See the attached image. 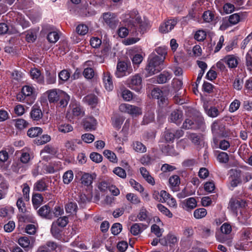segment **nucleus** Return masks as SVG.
<instances>
[{"label":"nucleus","mask_w":252,"mask_h":252,"mask_svg":"<svg viewBox=\"0 0 252 252\" xmlns=\"http://www.w3.org/2000/svg\"><path fill=\"white\" fill-rule=\"evenodd\" d=\"M48 99L50 103H55L60 101V106L65 107L70 99L69 96L64 92L58 89H53L46 92Z\"/></svg>","instance_id":"obj_1"},{"label":"nucleus","mask_w":252,"mask_h":252,"mask_svg":"<svg viewBox=\"0 0 252 252\" xmlns=\"http://www.w3.org/2000/svg\"><path fill=\"white\" fill-rule=\"evenodd\" d=\"M164 58H159L155 54H151L148 58V63L146 67L149 75L158 73L163 68V63Z\"/></svg>","instance_id":"obj_2"},{"label":"nucleus","mask_w":252,"mask_h":252,"mask_svg":"<svg viewBox=\"0 0 252 252\" xmlns=\"http://www.w3.org/2000/svg\"><path fill=\"white\" fill-rule=\"evenodd\" d=\"M119 110L123 113H127L133 117L142 114L141 108L127 103H122L119 106Z\"/></svg>","instance_id":"obj_3"},{"label":"nucleus","mask_w":252,"mask_h":252,"mask_svg":"<svg viewBox=\"0 0 252 252\" xmlns=\"http://www.w3.org/2000/svg\"><path fill=\"white\" fill-rule=\"evenodd\" d=\"M127 86L136 92H139L142 88V77L138 74L130 77L126 81Z\"/></svg>","instance_id":"obj_4"},{"label":"nucleus","mask_w":252,"mask_h":252,"mask_svg":"<svg viewBox=\"0 0 252 252\" xmlns=\"http://www.w3.org/2000/svg\"><path fill=\"white\" fill-rule=\"evenodd\" d=\"M204 125V120L202 118L195 120L186 119L183 123L182 127L186 129H197L201 128Z\"/></svg>","instance_id":"obj_5"},{"label":"nucleus","mask_w":252,"mask_h":252,"mask_svg":"<svg viewBox=\"0 0 252 252\" xmlns=\"http://www.w3.org/2000/svg\"><path fill=\"white\" fill-rule=\"evenodd\" d=\"M245 205L246 202L243 200L231 198L229 201L228 209L237 216L238 210L245 207Z\"/></svg>","instance_id":"obj_6"},{"label":"nucleus","mask_w":252,"mask_h":252,"mask_svg":"<svg viewBox=\"0 0 252 252\" xmlns=\"http://www.w3.org/2000/svg\"><path fill=\"white\" fill-rule=\"evenodd\" d=\"M103 19L105 24L111 29L115 28L119 22L116 15L110 12L103 13Z\"/></svg>","instance_id":"obj_7"},{"label":"nucleus","mask_w":252,"mask_h":252,"mask_svg":"<svg viewBox=\"0 0 252 252\" xmlns=\"http://www.w3.org/2000/svg\"><path fill=\"white\" fill-rule=\"evenodd\" d=\"M233 174L229 178L230 189L233 190L241 182V172L239 170H232Z\"/></svg>","instance_id":"obj_8"},{"label":"nucleus","mask_w":252,"mask_h":252,"mask_svg":"<svg viewBox=\"0 0 252 252\" xmlns=\"http://www.w3.org/2000/svg\"><path fill=\"white\" fill-rule=\"evenodd\" d=\"M22 93L24 95L28 97V103L32 104L35 100V95L34 94V88L31 86L26 85L23 87Z\"/></svg>","instance_id":"obj_9"},{"label":"nucleus","mask_w":252,"mask_h":252,"mask_svg":"<svg viewBox=\"0 0 252 252\" xmlns=\"http://www.w3.org/2000/svg\"><path fill=\"white\" fill-rule=\"evenodd\" d=\"M39 216L43 218L52 220L53 219V215L51 208L48 205H45L42 206L37 211Z\"/></svg>","instance_id":"obj_10"},{"label":"nucleus","mask_w":252,"mask_h":252,"mask_svg":"<svg viewBox=\"0 0 252 252\" xmlns=\"http://www.w3.org/2000/svg\"><path fill=\"white\" fill-rule=\"evenodd\" d=\"M148 225L143 223H135L130 228V232L133 236H137L148 228Z\"/></svg>","instance_id":"obj_11"},{"label":"nucleus","mask_w":252,"mask_h":252,"mask_svg":"<svg viewBox=\"0 0 252 252\" xmlns=\"http://www.w3.org/2000/svg\"><path fill=\"white\" fill-rule=\"evenodd\" d=\"M34 240L32 237L23 236L19 238L18 243L25 249H30L33 246Z\"/></svg>","instance_id":"obj_12"},{"label":"nucleus","mask_w":252,"mask_h":252,"mask_svg":"<svg viewBox=\"0 0 252 252\" xmlns=\"http://www.w3.org/2000/svg\"><path fill=\"white\" fill-rule=\"evenodd\" d=\"M177 24L175 19H170L166 21L159 27V31L162 33H167L171 31Z\"/></svg>","instance_id":"obj_13"},{"label":"nucleus","mask_w":252,"mask_h":252,"mask_svg":"<svg viewBox=\"0 0 252 252\" xmlns=\"http://www.w3.org/2000/svg\"><path fill=\"white\" fill-rule=\"evenodd\" d=\"M153 97L159 100V104H167V99L163 95V92L159 88H155L152 91Z\"/></svg>","instance_id":"obj_14"},{"label":"nucleus","mask_w":252,"mask_h":252,"mask_svg":"<svg viewBox=\"0 0 252 252\" xmlns=\"http://www.w3.org/2000/svg\"><path fill=\"white\" fill-rule=\"evenodd\" d=\"M96 177L95 174H90L88 173H82L81 182V184L85 186H89L93 183L94 179Z\"/></svg>","instance_id":"obj_15"},{"label":"nucleus","mask_w":252,"mask_h":252,"mask_svg":"<svg viewBox=\"0 0 252 252\" xmlns=\"http://www.w3.org/2000/svg\"><path fill=\"white\" fill-rule=\"evenodd\" d=\"M48 187L47 182L44 179L37 181L33 185V190L37 191H44L47 190Z\"/></svg>","instance_id":"obj_16"},{"label":"nucleus","mask_w":252,"mask_h":252,"mask_svg":"<svg viewBox=\"0 0 252 252\" xmlns=\"http://www.w3.org/2000/svg\"><path fill=\"white\" fill-rule=\"evenodd\" d=\"M128 64L125 62H119L117 66V71L116 75L117 77H122L126 75V72L127 70Z\"/></svg>","instance_id":"obj_17"},{"label":"nucleus","mask_w":252,"mask_h":252,"mask_svg":"<svg viewBox=\"0 0 252 252\" xmlns=\"http://www.w3.org/2000/svg\"><path fill=\"white\" fill-rule=\"evenodd\" d=\"M103 82L105 89L108 91H112L113 89V84L112 80V77L110 73L108 72L103 73Z\"/></svg>","instance_id":"obj_18"},{"label":"nucleus","mask_w":252,"mask_h":252,"mask_svg":"<svg viewBox=\"0 0 252 252\" xmlns=\"http://www.w3.org/2000/svg\"><path fill=\"white\" fill-rule=\"evenodd\" d=\"M182 117V111L176 109L172 112L169 116V120L171 122L179 124L181 123Z\"/></svg>","instance_id":"obj_19"},{"label":"nucleus","mask_w":252,"mask_h":252,"mask_svg":"<svg viewBox=\"0 0 252 252\" xmlns=\"http://www.w3.org/2000/svg\"><path fill=\"white\" fill-rule=\"evenodd\" d=\"M31 118L33 121H38L42 117V113L41 110L37 106L34 105L30 113Z\"/></svg>","instance_id":"obj_20"},{"label":"nucleus","mask_w":252,"mask_h":252,"mask_svg":"<svg viewBox=\"0 0 252 252\" xmlns=\"http://www.w3.org/2000/svg\"><path fill=\"white\" fill-rule=\"evenodd\" d=\"M217 240L220 243H224L228 246H232V238L227 235L222 233H220L216 235Z\"/></svg>","instance_id":"obj_21"},{"label":"nucleus","mask_w":252,"mask_h":252,"mask_svg":"<svg viewBox=\"0 0 252 252\" xmlns=\"http://www.w3.org/2000/svg\"><path fill=\"white\" fill-rule=\"evenodd\" d=\"M225 60L226 63L229 68H235L237 67L238 62L236 57L233 55H227L224 58Z\"/></svg>","instance_id":"obj_22"},{"label":"nucleus","mask_w":252,"mask_h":252,"mask_svg":"<svg viewBox=\"0 0 252 252\" xmlns=\"http://www.w3.org/2000/svg\"><path fill=\"white\" fill-rule=\"evenodd\" d=\"M183 203L185 205L184 208L187 211L192 210L197 206V201L194 197L189 198L185 200Z\"/></svg>","instance_id":"obj_23"},{"label":"nucleus","mask_w":252,"mask_h":252,"mask_svg":"<svg viewBox=\"0 0 252 252\" xmlns=\"http://www.w3.org/2000/svg\"><path fill=\"white\" fill-rule=\"evenodd\" d=\"M245 17V15L242 13H235L229 16L228 21L230 24L234 25L243 20Z\"/></svg>","instance_id":"obj_24"},{"label":"nucleus","mask_w":252,"mask_h":252,"mask_svg":"<svg viewBox=\"0 0 252 252\" xmlns=\"http://www.w3.org/2000/svg\"><path fill=\"white\" fill-rule=\"evenodd\" d=\"M204 108L206 114L210 117L216 118L220 114L219 110L215 106L209 107L206 105H204Z\"/></svg>","instance_id":"obj_25"},{"label":"nucleus","mask_w":252,"mask_h":252,"mask_svg":"<svg viewBox=\"0 0 252 252\" xmlns=\"http://www.w3.org/2000/svg\"><path fill=\"white\" fill-rule=\"evenodd\" d=\"M60 227L59 226L57 225L54 222H52L51 226V233L55 238L57 239H60L62 237V230Z\"/></svg>","instance_id":"obj_26"},{"label":"nucleus","mask_w":252,"mask_h":252,"mask_svg":"<svg viewBox=\"0 0 252 252\" xmlns=\"http://www.w3.org/2000/svg\"><path fill=\"white\" fill-rule=\"evenodd\" d=\"M31 75L32 78L37 82L40 84H42L44 82L43 77L41 75L40 71L37 69H32L31 70Z\"/></svg>","instance_id":"obj_27"},{"label":"nucleus","mask_w":252,"mask_h":252,"mask_svg":"<svg viewBox=\"0 0 252 252\" xmlns=\"http://www.w3.org/2000/svg\"><path fill=\"white\" fill-rule=\"evenodd\" d=\"M140 172L143 178H144L148 183L153 185L155 184L154 178L150 175L149 172L145 167H141L140 168Z\"/></svg>","instance_id":"obj_28"},{"label":"nucleus","mask_w":252,"mask_h":252,"mask_svg":"<svg viewBox=\"0 0 252 252\" xmlns=\"http://www.w3.org/2000/svg\"><path fill=\"white\" fill-rule=\"evenodd\" d=\"M96 125V120L93 118L87 119L84 123V126L86 130H91L95 128Z\"/></svg>","instance_id":"obj_29"},{"label":"nucleus","mask_w":252,"mask_h":252,"mask_svg":"<svg viewBox=\"0 0 252 252\" xmlns=\"http://www.w3.org/2000/svg\"><path fill=\"white\" fill-rule=\"evenodd\" d=\"M78 209L77 203L75 202H69L65 205V210L67 213L74 214Z\"/></svg>","instance_id":"obj_30"},{"label":"nucleus","mask_w":252,"mask_h":252,"mask_svg":"<svg viewBox=\"0 0 252 252\" xmlns=\"http://www.w3.org/2000/svg\"><path fill=\"white\" fill-rule=\"evenodd\" d=\"M132 147L133 150L137 153H143L146 152L147 150L146 146L141 142L139 141L133 142Z\"/></svg>","instance_id":"obj_31"},{"label":"nucleus","mask_w":252,"mask_h":252,"mask_svg":"<svg viewBox=\"0 0 252 252\" xmlns=\"http://www.w3.org/2000/svg\"><path fill=\"white\" fill-rule=\"evenodd\" d=\"M43 198L41 194L35 193L32 196V202L34 208L37 209L43 201Z\"/></svg>","instance_id":"obj_32"},{"label":"nucleus","mask_w":252,"mask_h":252,"mask_svg":"<svg viewBox=\"0 0 252 252\" xmlns=\"http://www.w3.org/2000/svg\"><path fill=\"white\" fill-rule=\"evenodd\" d=\"M137 218L140 221H146L147 222L150 221V218L148 216V212L144 208L140 209L139 213L137 215Z\"/></svg>","instance_id":"obj_33"},{"label":"nucleus","mask_w":252,"mask_h":252,"mask_svg":"<svg viewBox=\"0 0 252 252\" xmlns=\"http://www.w3.org/2000/svg\"><path fill=\"white\" fill-rule=\"evenodd\" d=\"M171 78V75L169 73L164 72L157 77V82L158 84H164L169 80Z\"/></svg>","instance_id":"obj_34"},{"label":"nucleus","mask_w":252,"mask_h":252,"mask_svg":"<svg viewBox=\"0 0 252 252\" xmlns=\"http://www.w3.org/2000/svg\"><path fill=\"white\" fill-rule=\"evenodd\" d=\"M83 101L89 105L94 106L97 103V98L95 95L90 94L84 97Z\"/></svg>","instance_id":"obj_35"},{"label":"nucleus","mask_w":252,"mask_h":252,"mask_svg":"<svg viewBox=\"0 0 252 252\" xmlns=\"http://www.w3.org/2000/svg\"><path fill=\"white\" fill-rule=\"evenodd\" d=\"M82 144V141L80 139H74L67 141L65 143V147L69 150H75L76 148V144Z\"/></svg>","instance_id":"obj_36"},{"label":"nucleus","mask_w":252,"mask_h":252,"mask_svg":"<svg viewBox=\"0 0 252 252\" xmlns=\"http://www.w3.org/2000/svg\"><path fill=\"white\" fill-rule=\"evenodd\" d=\"M222 128L223 127H221L220 129V127L217 122H214L211 126L212 132L216 136H222Z\"/></svg>","instance_id":"obj_37"},{"label":"nucleus","mask_w":252,"mask_h":252,"mask_svg":"<svg viewBox=\"0 0 252 252\" xmlns=\"http://www.w3.org/2000/svg\"><path fill=\"white\" fill-rule=\"evenodd\" d=\"M42 129L39 127H34L30 128L27 131L28 135L30 137H35L41 134Z\"/></svg>","instance_id":"obj_38"},{"label":"nucleus","mask_w":252,"mask_h":252,"mask_svg":"<svg viewBox=\"0 0 252 252\" xmlns=\"http://www.w3.org/2000/svg\"><path fill=\"white\" fill-rule=\"evenodd\" d=\"M46 82L47 84H53L56 82V73L54 71H46Z\"/></svg>","instance_id":"obj_39"},{"label":"nucleus","mask_w":252,"mask_h":252,"mask_svg":"<svg viewBox=\"0 0 252 252\" xmlns=\"http://www.w3.org/2000/svg\"><path fill=\"white\" fill-rule=\"evenodd\" d=\"M74 174L73 171L71 170H67L63 175V182L65 184H69L73 179Z\"/></svg>","instance_id":"obj_40"},{"label":"nucleus","mask_w":252,"mask_h":252,"mask_svg":"<svg viewBox=\"0 0 252 252\" xmlns=\"http://www.w3.org/2000/svg\"><path fill=\"white\" fill-rule=\"evenodd\" d=\"M103 155L111 162L113 163H117L118 162L117 157L115 154L113 152L109 150H105L103 152Z\"/></svg>","instance_id":"obj_41"},{"label":"nucleus","mask_w":252,"mask_h":252,"mask_svg":"<svg viewBox=\"0 0 252 252\" xmlns=\"http://www.w3.org/2000/svg\"><path fill=\"white\" fill-rule=\"evenodd\" d=\"M207 211L204 208H198L194 210L193 216L196 219H201L204 218L207 215Z\"/></svg>","instance_id":"obj_42"},{"label":"nucleus","mask_w":252,"mask_h":252,"mask_svg":"<svg viewBox=\"0 0 252 252\" xmlns=\"http://www.w3.org/2000/svg\"><path fill=\"white\" fill-rule=\"evenodd\" d=\"M59 131L62 133H67L73 130V127L68 124H61L58 126Z\"/></svg>","instance_id":"obj_43"},{"label":"nucleus","mask_w":252,"mask_h":252,"mask_svg":"<svg viewBox=\"0 0 252 252\" xmlns=\"http://www.w3.org/2000/svg\"><path fill=\"white\" fill-rule=\"evenodd\" d=\"M61 228L64 227L68 223V219L66 216L59 218L56 220L53 221Z\"/></svg>","instance_id":"obj_44"},{"label":"nucleus","mask_w":252,"mask_h":252,"mask_svg":"<svg viewBox=\"0 0 252 252\" xmlns=\"http://www.w3.org/2000/svg\"><path fill=\"white\" fill-rule=\"evenodd\" d=\"M16 205L20 212L25 213L27 211L26 204L24 202L23 197H21L18 199Z\"/></svg>","instance_id":"obj_45"},{"label":"nucleus","mask_w":252,"mask_h":252,"mask_svg":"<svg viewBox=\"0 0 252 252\" xmlns=\"http://www.w3.org/2000/svg\"><path fill=\"white\" fill-rule=\"evenodd\" d=\"M53 218L58 217L59 216H62L64 214V210L62 206L60 205H56L54 209L52 210Z\"/></svg>","instance_id":"obj_46"},{"label":"nucleus","mask_w":252,"mask_h":252,"mask_svg":"<svg viewBox=\"0 0 252 252\" xmlns=\"http://www.w3.org/2000/svg\"><path fill=\"white\" fill-rule=\"evenodd\" d=\"M15 126L19 129H23L27 127L28 126V123L22 119H17L15 120Z\"/></svg>","instance_id":"obj_47"},{"label":"nucleus","mask_w":252,"mask_h":252,"mask_svg":"<svg viewBox=\"0 0 252 252\" xmlns=\"http://www.w3.org/2000/svg\"><path fill=\"white\" fill-rule=\"evenodd\" d=\"M187 136L193 144L195 145H198L199 144L200 139V135L194 133H188Z\"/></svg>","instance_id":"obj_48"},{"label":"nucleus","mask_w":252,"mask_h":252,"mask_svg":"<svg viewBox=\"0 0 252 252\" xmlns=\"http://www.w3.org/2000/svg\"><path fill=\"white\" fill-rule=\"evenodd\" d=\"M206 37V32L203 30H198L194 34V38L198 41H203Z\"/></svg>","instance_id":"obj_49"},{"label":"nucleus","mask_w":252,"mask_h":252,"mask_svg":"<svg viewBox=\"0 0 252 252\" xmlns=\"http://www.w3.org/2000/svg\"><path fill=\"white\" fill-rule=\"evenodd\" d=\"M22 187L23 197L26 200L29 201L30 199V188L27 183L23 184Z\"/></svg>","instance_id":"obj_50"},{"label":"nucleus","mask_w":252,"mask_h":252,"mask_svg":"<svg viewBox=\"0 0 252 252\" xmlns=\"http://www.w3.org/2000/svg\"><path fill=\"white\" fill-rule=\"evenodd\" d=\"M126 198L133 204H137L140 202L139 198L136 195L133 193H127L126 195Z\"/></svg>","instance_id":"obj_51"},{"label":"nucleus","mask_w":252,"mask_h":252,"mask_svg":"<svg viewBox=\"0 0 252 252\" xmlns=\"http://www.w3.org/2000/svg\"><path fill=\"white\" fill-rule=\"evenodd\" d=\"M129 182L131 186L139 192L141 193L144 190V189L142 186L134 180L131 179Z\"/></svg>","instance_id":"obj_52"},{"label":"nucleus","mask_w":252,"mask_h":252,"mask_svg":"<svg viewBox=\"0 0 252 252\" xmlns=\"http://www.w3.org/2000/svg\"><path fill=\"white\" fill-rule=\"evenodd\" d=\"M157 208L158 210L160 211L163 214L165 215L167 217L169 218L172 217L173 215L172 213L166 207L164 206L161 204H158L157 205Z\"/></svg>","instance_id":"obj_53"},{"label":"nucleus","mask_w":252,"mask_h":252,"mask_svg":"<svg viewBox=\"0 0 252 252\" xmlns=\"http://www.w3.org/2000/svg\"><path fill=\"white\" fill-rule=\"evenodd\" d=\"M48 40L51 43H56L59 39V35L56 32H50L47 37Z\"/></svg>","instance_id":"obj_54"},{"label":"nucleus","mask_w":252,"mask_h":252,"mask_svg":"<svg viewBox=\"0 0 252 252\" xmlns=\"http://www.w3.org/2000/svg\"><path fill=\"white\" fill-rule=\"evenodd\" d=\"M113 172L119 177L124 179L126 178V171L120 167H117L113 169Z\"/></svg>","instance_id":"obj_55"},{"label":"nucleus","mask_w":252,"mask_h":252,"mask_svg":"<svg viewBox=\"0 0 252 252\" xmlns=\"http://www.w3.org/2000/svg\"><path fill=\"white\" fill-rule=\"evenodd\" d=\"M122 230V225L120 223L113 224L111 228V231L113 234L116 235L119 234Z\"/></svg>","instance_id":"obj_56"},{"label":"nucleus","mask_w":252,"mask_h":252,"mask_svg":"<svg viewBox=\"0 0 252 252\" xmlns=\"http://www.w3.org/2000/svg\"><path fill=\"white\" fill-rule=\"evenodd\" d=\"M154 120V114L152 112L146 113L143 118L142 124L143 125H147L153 122Z\"/></svg>","instance_id":"obj_57"},{"label":"nucleus","mask_w":252,"mask_h":252,"mask_svg":"<svg viewBox=\"0 0 252 252\" xmlns=\"http://www.w3.org/2000/svg\"><path fill=\"white\" fill-rule=\"evenodd\" d=\"M77 32L81 35L86 34L88 32V27L84 24H80L76 27Z\"/></svg>","instance_id":"obj_58"},{"label":"nucleus","mask_w":252,"mask_h":252,"mask_svg":"<svg viewBox=\"0 0 252 252\" xmlns=\"http://www.w3.org/2000/svg\"><path fill=\"white\" fill-rule=\"evenodd\" d=\"M91 159L96 163H100L102 160V156L96 152H93L90 155Z\"/></svg>","instance_id":"obj_59"},{"label":"nucleus","mask_w":252,"mask_h":252,"mask_svg":"<svg viewBox=\"0 0 252 252\" xmlns=\"http://www.w3.org/2000/svg\"><path fill=\"white\" fill-rule=\"evenodd\" d=\"M82 140L87 143H91L94 140V136L91 133H87L81 136Z\"/></svg>","instance_id":"obj_60"},{"label":"nucleus","mask_w":252,"mask_h":252,"mask_svg":"<svg viewBox=\"0 0 252 252\" xmlns=\"http://www.w3.org/2000/svg\"><path fill=\"white\" fill-rule=\"evenodd\" d=\"M83 75L87 79H92L94 75V69L91 67H87L85 68L83 71Z\"/></svg>","instance_id":"obj_61"},{"label":"nucleus","mask_w":252,"mask_h":252,"mask_svg":"<svg viewBox=\"0 0 252 252\" xmlns=\"http://www.w3.org/2000/svg\"><path fill=\"white\" fill-rule=\"evenodd\" d=\"M124 119L123 117H116L113 119L112 125L114 127L117 129L120 128Z\"/></svg>","instance_id":"obj_62"},{"label":"nucleus","mask_w":252,"mask_h":252,"mask_svg":"<svg viewBox=\"0 0 252 252\" xmlns=\"http://www.w3.org/2000/svg\"><path fill=\"white\" fill-rule=\"evenodd\" d=\"M218 160L221 163H227L229 160L228 154L223 152L220 153L217 157Z\"/></svg>","instance_id":"obj_63"},{"label":"nucleus","mask_w":252,"mask_h":252,"mask_svg":"<svg viewBox=\"0 0 252 252\" xmlns=\"http://www.w3.org/2000/svg\"><path fill=\"white\" fill-rule=\"evenodd\" d=\"M202 17L206 22H210L213 20L214 15L211 11L208 10L204 12Z\"/></svg>","instance_id":"obj_64"}]
</instances>
